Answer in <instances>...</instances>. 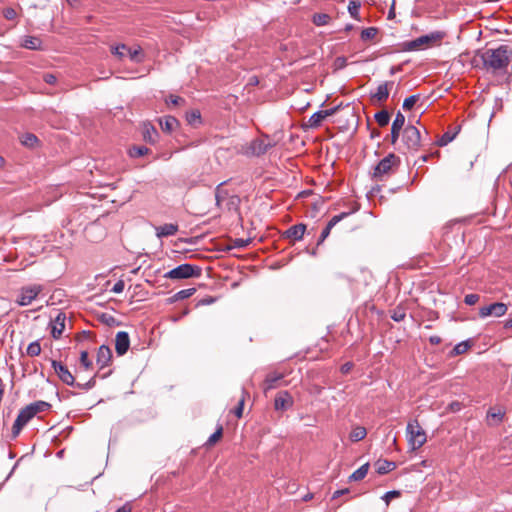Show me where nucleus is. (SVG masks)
<instances>
[{
  "mask_svg": "<svg viewBox=\"0 0 512 512\" xmlns=\"http://www.w3.org/2000/svg\"><path fill=\"white\" fill-rule=\"evenodd\" d=\"M482 62V69L493 75H503L507 72L510 64V48L507 45H500L495 49H486L478 52Z\"/></svg>",
  "mask_w": 512,
  "mask_h": 512,
  "instance_id": "f257e3e1",
  "label": "nucleus"
},
{
  "mask_svg": "<svg viewBox=\"0 0 512 512\" xmlns=\"http://www.w3.org/2000/svg\"><path fill=\"white\" fill-rule=\"evenodd\" d=\"M400 164L399 156L389 153L374 166L372 178L376 181H384L398 170Z\"/></svg>",
  "mask_w": 512,
  "mask_h": 512,
  "instance_id": "f03ea898",
  "label": "nucleus"
},
{
  "mask_svg": "<svg viewBox=\"0 0 512 512\" xmlns=\"http://www.w3.org/2000/svg\"><path fill=\"white\" fill-rule=\"evenodd\" d=\"M401 146L398 150L401 153L417 152L422 145L420 130L411 124H408L401 134Z\"/></svg>",
  "mask_w": 512,
  "mask_h": 512,
  "instance_id": "7ed1b4c3",
  "label": "nucleus"
},
{
  "mask_svg": "<svg viewBox=\"0 0 512 512\" xmlns=\"http://www.w3.org/2000/svg\"><path fill=\"white\" fill-rule=\"evenodd\" d=\"M445 32L442 31H434L427 35H422L414 40L406 41L401 44V51H415L419 50L422 47H430L437 43H440L441 40L445 37Z\"/></svg>",
  "mask_w": 512,
  "mask_h": 512,
  "instance_id": "20e7f679",
  "label": "nucleus"
},
{
  "mask_svg": "<svg viewBox=\"0 0 512 512\" xmlns=\"http://www.w3.org/2000/svg\"><path fill=\"white\" fill-rule=\"evenodd\" d=\"M201 274V267L189 263H184L165 273L164 277L171 280H182L189 278H198L201 276Z\"/></svg>",
  "mask_w": 512,
  "mask_h": 512,
  "instance_id": "39448f33",
  "label": "nucleus"
},
{
  "mask_svg": "<svg viewBox=\"0 0 512 512\" xmlns=\"http://www.w3.org/2000/svg\"><path fill=\"white\" fill-rule=\"evenodd\" d=\"M407 434L413 450L419 449L426 442V433L417 420L408 423Z\"/></svg>",
  "mask_w": 512,
  "mask_h": 512,
  "instance_id": "423d86ee",
  "label": "nucleus"
},
{
  "mask_svg": "<svg viewBox=\"0 0 512 512\" xmlns=\"http://www.w3.org/2000/svg\"><path fill=\"white\" fill-rule=\"evenodd\" d=\"M41 291H42V286L37 285V284L22 287L16 302L20 306H27V305L31 304L32 301L37 298V296L40 294Z\"/></svg>",
  "mask_w": 512,
  "mask_h": 512,
  "instance_id": "0eeeda50",
  "label": "nucleus"
},
{
  "mask_svg": "<svg viewBox=\"0 0 512 512\" xmlns=\"http://www.w3.org/2000/svg\"><path fill=\"white\" fill-rule=\"evenodd\" d=\"M32 411L29 406H25L19 411V414L12 426V438L15 439L20 434L23 427L32 419Z\"/></svg>",
  "mask_w": 512,
  "mask_h": 512,
  "instance_id": "6e6552de",
  "label": "nucleus"
},
{
  "mask_svg": "<svg viewBox=\"0 0 512 512\" xmlns=\"http://www.w3.org/2000/svg\"><path fill=\"white\" fill-rule=\"evenodd\" d=\"M51 366L53 367L55 373L57 374L58 378L66 385L68 386H74L75 385V377L73 374L69 371L67 366L62 364V362L57 360H51Z\"/></svg>",
  "mask_w": 512,
  "mask_h": 512,
  "instance_id": "1a4fd4ad",
  "label": "nucleus"
},
{
  "mask_svg": "<svg viewBox=\"0 0 512 512\" xmlns=\"http://www.w3.org/2000/svg\"><path fill=\"white\" fill-rule=\"evenodd\" d=\"M508 310V306L502 302H495L488 306L481 307L479 310V315L481 318H485L490 315H494L495 317H500L506 314Z\"/></svg>",
  "mask_w": 512,
  "mask_h": 512,
  "instance_id": "9d476101",
  "label": "nucleus"
},
{
  "mask_svg": "<svg viewBox=\"0 0 512 512\" xmlns=\"http://www.w3.org/2000/svg\"><path fill=\"white\" fill-rule=\"evenodd\" d=\"M404 125H405V116L402 112L398 111L396 113V116H395L392 126H391V133H390L391 144H393V145L396 144L400 135L402 134L401 132H403V129L405 128Z\"/></svg>",
  "mask_w": 512,
  "mask_h": 512,
  "instance_id": "9b49d317",
  "label": "nucleus"
},
{
  "mask_svg": "<svg viewBox=\"0 0 512 512\" xmlns=\"http://www.w3.org/2000/svg\"><path fill=\"white\" fill-rule=\"evenodd\" d=\"M284 375L283 373L279 372H270L266 375L263 384L262 389L263 392L266 394L269 390L276 389L282 385Z\"/></svg>",
  "mask_w": 512,
  "mask_h": 512,
  "instance_id": "f8f14e48",
  "label": "nucleus"
},
{
  "mask_svg": "<svg viewBox=\"0 0 512 512\" xmlns=\"http://www.w3.org/2000/svg\"><path fill=\"white\" fill-rule=\"evenodd\" d=\"M393 81H385L380 84L375 93H371L370 98L372 101L383 104L389 97L390 89L393 87Z\"/></svg>",
  "mask_w": 512,
  "mask_h": 512,
  "instance_id": "ddd939ff",
  "label": "nucleus"
},
{
  "mask_svg": "<svg viewBox=\"0 0 512 512\" xmlns=\"http://www.w3.org/2000/svg\"><path fill=\"white\" fill-rule=\"evenodd\" d=\"M293 405V397L288 391H280L276 394L274 408L276 411H286Z\"/></svg>",
  "mask_w": 512,
  "mask_h": 512,
  "instance_id": "4468645a",
  "label": "nucleus"
},
{
  "mask_svg": "<svg viewBox=\"0 0 512 512\" xmlns=\"http://www.w3.org/2000/svg\"><path fill=\"white\" fill-rule=\"evenodd\" d=\"M130 347V337L126 331H119L115 338V350L118 356L127 353Z\"/></svg>",
  "mask_w": 512,
  "mask_h": 512,
  "instance_id": "2eb2a0df",
  "label": "nucleus"
},
{
  "mask_svg": "<svg viewBox=\"0 0 512 512\" xmlns=\"http://www.w3.org/2000/svg\"><path fill=\"white\" fill-rule=\"evenodd\" d=\"M306 231V225L303 223H299L289 227L286 231L282 233L283 239H289L291 241H299L303 238Z\"/></svg>",
  "mask_w": 512,
  "mask_h": 512,
  "instance_id": "dca6fc26",
  "label": "nucleus"
},
{
  "mask_svg": "<svg viewBox=\"0 0 512 512\" xmlns=\"http://www.w3.org/2000/svg\"><path fill=\"white\" fill-rule=\"evenodd\" d=\"M351 212H342L338 215L333 216L327 223L326 227L322 230L321 235L317 241V246L321 245L324 240L329 236L331 229L342 219L349 216Z\"/></svg>",
  "mask_w": 512,
  "mask_h": 512,
  "instance_id": "f3484780",
  "label": "nucleus"
},
{
  "mask_svg": "<svg viewBox=\"0 0 512 512\" xmlns=\"http://www.w3.org/2000/svg\"><path fill=\"white\" fill-rule=\"evenodd\" d=\"M65 313L59 312L51 321V335L54 339H59L65 329Z\"/></svg>",
  "mask_w": 512,
  "mask_h": 512,
  "instance_id": "a211bd4d",
  "label": "nucleus"
},
{
  "mask_svg": "<svg viewBox=\"0 0 512 512\" xmlns=\"http://www.w3.org/2000/svg\"><path fill=\"white\" fill-rule=\"evenodd\" d=\"M97 364L99 369H103L110 365L112 361V351L107 345H101L97 352Z\"/></svg>",
  "mask_w": 512,
  "mask_h": 512,
  "instance_id": "6ab92c4d",
  "label": "nucleus"
},
{
  "mask_svg": "<svg viewBox=\"0 0 512 512\" xmlns=\"http://www.w3.org/2000/svg\"><path fill=\"white\" fill-rule=\"evenodd\" d=\"M505 414L506 410L503 407L495 406L489 408L487 411V419L492 420V422L489 424L495 426L501 424L504 420Z\"/></svg>",
  "mask_w": 512,
  "mask_h": 512,
  "instance_id": "aec40b11",
  "label": "nucleus"
},
{
  "mask_svg": "<svg viewBox=\"0 0 512 512\" xmlns=\"http://www.w3.org/2000/svg\"><path fill=\"white\" fill-rule=\"evenodd\" d=\"M143 139L149 144H155L158 141L159 133L151 123L143 124Z\"/></svg>",
  "mask_w": 512,
  "mask_h": 512,
  "instance_id": "412c9836",
  "label": "nucleus"
},
{
  "mask_svg": "<svg viewBox=\"0 0 512 512\" xmlns=\"http://www.w3.org/2000/svg\"><path fill=\"white\" fill-rule=\"evenodd\" d=\"M461 130V125L449 127V129L440 137L437 144L441 147L446 146L448 143L453 141Z\"/></svg>",
  "mask_w": 512,
  "mask_h": 512,
  "instance_id": "4be33fe9",
  "label": "nucleus"
},
{
  "mask_svg": "<svg viewBox=\"0 0 512 512\" xmlns=\"http://www.w3.org/2000/svg\"><path fill=\"white\" fill-rule=\"evenodd\" d=\"M178 228H179L178 224L166 223L164 225H161V226H158L155 228L156 236L158 238L173 236L177 233Z\"/></svg>",
  "mask_w": 512,
  "mask_h": 512,
  "instance_id": "5701e85b",
  "label": "nucleus"
},
{
  "mask_svg": "<svg viewBox=\"0 0 512 512\" xmlns=\"http://www.w3.org/2000/svg\"><path fill=\"white\" fill-rule=\"evenodd\" d=\"M42 44V40L37 36H25L21 46L29 50L40 51L43 50Z\"/></svg>",
  "mask_w": 512,
  "mask_h": 512,
  "instance_id": "b1692460",
  "label": "nucleus"
},
{
  "mask_svg": "<svg viewBox=\"0 0 512 512\" xmlns=\"http://www.w3.org/2000/svg\"><path fill=\"white\" fill-rule=\"evenodd\" d=\"M376 472L385 475L396 468V463L386 459H379L375 462Z\"/></svg>",
  "mask_w": 512,
  "mask_h": 512,
  "instance_id": "393cba45",
  "label": "nucleus"
},
{
  "mask_svg": "<svg viewBox=\"0 0 512 512\" xmlns=\"http://www.w3.org/2000/svg\"><path fill=\"white\" fill-rule=\"evenodd\" d=\"M159 124L164 132L171 133L179 126V121L174 116H166L159 119Z\"/></svg>",
  "mask_w": 512,
  "mask_h": 512,
  "instance_id": "a878e982",
  "label": "nucleus"
},
{
  "mask_svg": "<svg viewBox=\"0 0 512 512\" xmlns=\"http://www.w3.org/2000/svg\"><path fill=\"white\" fill-rule=\"evenodd\" d=\"M30 410L32 411V415L35 417L38 413L48 411L51 408V404L46 401H35L33 403H30L29 405Z\"/></svg>",
  "mask_w": 512,
  "mask_h": 512,
  "instance_id": "bb28decb",
  "label": "nucleus"
},
{
  "mask_svg": "<svg viewBox=\"0 0 512 512\" xmlns=\"http://www.w3.org/2000/svg\"><path fill=\"white\" fill-rule=\"evenodd\" d=\"M30 410L32 411V415L35 417L38 413L48 411L51 408V404L46 401H35L33 403H30L29 405Z\"/></svg>",
  "mask_w": 512,
  "mask_h": 512,
  "instance_id": "cd10ccee",
  "label": "nucleus"
},
{
  "mask_svg": "<svg viewBox=\"0 0 512 512\" xmlns=\"http://www.w3.org/2000/svg\"><path fill=\"white\" fill-rule=\"evenodd\" d=\"M19 139L21 144L28 148H34L39 142L37 136L33 133L22 134Z\"/></svg>",
  "mask_w": 512,
  "mask_h": 512,
  "instance_id": "c85d7f7f",
  "label": "nucleus"
},
{
  "mask_svg": "<svg viewBox=\"0 0 512 512\" xmlns=\"http://www.w3.org/2000/svg\"><path fill=\"white\" fill-rule=\"evenodd\" d=\"M186 121L188 124L197 127L202 123L201 113L198 109H193L186 113Z\"/></svg>",
  "mask_w": 512,
  "mask_h": 512,
  "instance_id": "c756f323",
  "label": "nucleus"
},
{
  "mask_svg": "<svg viewBox=\"0 0 512 512\" xmlns=\"http://www.w3.org/2000/svg\"><path fill=\"white\" fill-rule=\"evenodd\" d=\"M369 470V463L363 464L349 476V481H360L365 478Z\"/></svg>",
  "mask_w": 512,
  "mask_h": 512,
  "instance_id": "7c9ffc66",
  "label": "nucleus"
},
{
  "mask_svg": "<svg viewBox=\"0 0 512 512\" xmlns=\"http://www.w3.org/2000/svg\"><path fill=\"white\" fill-rule=\"evenodd\" d=\"M374 119L380 127H385L389 124L390 114L386 109H383L374 115Z\"/></svg>",
  "mask_w": 512,
  "mask_h": 512,
  "instance_id": "2f4dec72",
  "label": "nucleus"
},
{
  "mask_svg": "<svg viewBox=\"0 0 512 512\" xmlns=\"http://www.w3.org/2000/svg\"><path fill=\"white\" fill-rule=\"evenodd\" d=\"M323 120H325V115H323L322 111H317L312 114L308 120L309 127L318 128L321 126Z\"/></svg>",
  "mask_w": 512,
  "mask_h": 512,
  "instance_id": "473e14b6",
  "label": "nucleus"
},
{
  "mask_svg": "<svg viewBox=\"0 0 512 512\" xmlns=\"http://www.w3.org/2000/svg\"><path fill=\"white\" fill-rule=\"evenodd\" d=\"M471 347L470 341H463L455 345V347L450 352L451 356H457L466 353Z\"/></svg>",
  "mask_w": 512,
  "mask_h": 512,
  "instance_id": "72a5a7b5",
  "label": "nucleus"
},
{
  "mask_svg": "<svg viewBox=\"0 0 512 512\" xmlns=\"http://www.w3.org/2000/svg\"><path fill=\"white\" fill-rule=\"evenodd\" d=\"M223 436V426L219 424L217 426L216 431L208 438V440L205 443V446L211 447L215 445Z\"/></svg>",
  "mask_w": 512,
  "mask_h": 512,
  "instance_id": "f704fd0d",
  "label": "nucleus"
},
{
  "mask_svg": "<svg viewBox=\"0 0 512 512\" xmlns=\"http://www.w3.org/2000/svg\"><path fill=\"white\" fill-rule=\"evenodd\" d=\"M150 152V149L146 146H133L129 149V155L132 158H139L147 155Z\"/></svg>",
  "mask_w": 512,
  "mask_h": 512,
  "instance_id": "c9c22d12",
  "label": "nucleus"
},
{
  "mask_svg": "<svg viewBox=\"0 0 512 512\" xmlns=\"http://www.w3.org/2000/svg\"><path fill=\"white\" fill-rule=\"evenodd\" d=\"M379 29L376 27H368L361 31V40L362 41H369L373 40L376 35L378 34Z\"/></svg>",
  "mask_w": 512,
  "mask_h": 512,
  "instance_id": "e433bc0d",
  "label": "nucleus"
},
{
  "mask_svg": "<svg viewBox=\"0 0 512 512\" xmlns=\"http://www.w3.org/2000/svg\"><path fill=\"white\" fill-rule=\"evenodd\" d=\"M367 431L364 427L358 426L354 428L350 433V439L354 442H358L365 438Z\"/></svg>",
  "mask_w": 512,
  "mask_h": 512,
  "instance_id": "4c0bfd02",
  "label": "nucleus"
},
{
  "mask_svg": "<svg viewBox=\"0 0 512 512\" xmlns=\"http://www.w3.org/2000/svg\"><path fill=\"white\" fill-rule=\"evenodd\" d=\"M331 20V17L326 13H316L313 15V23L316 26H324L327 25Z\"/></svg>",
  "mask_w": 512,
  "mask_h": 512,
  "instance_id": "58836bf2",
  "label": "nucleus"
},
{
  "mask_svg": "<svg viewBox=\"0 0 512 512\" xmlns=\"http://www.w3.org/2000/svg\"><path fill=\"white\" fill-rule=\"evenodd\" d=\"M361 7V3L358 0H351L348 5V11L352 18L359 20V9Z\"/></svg>",
  "mask_w": 512,
  "mask_h": 512,
  "instance_id": "ea45409f",
  "label": "nucleus"
},
{
  "mask_svg": "<svg viewBox=\"0 0 512 512\" xmlns=\"http://www.w3.org/2000/svg\"><path fill=\"white\" fill-rule=\"evenodd\" d=\"M196 292L195 288H188L178 291L174 296L172 297L173 301L183 300L191 297Z\"/></svg>",
  "mask_w": 512,
  "mask_h": 512,
  "instance_id": "a19ab883",
  "label": "nucleus"
},
{
  "mask_svg": "<svg viewBox=\"0 0 512 512\" xmlns=\"http://www.w3.org/2000/svg\"><path fill=\"white\" fill-rule=\"evenodd\" d=\"M225 184V182L220 183L215 190V200L216 205L220 206L221 202L227 197L228 193L226 190H223L221 187Z\"/></svg>",
  "mask_w": 512,
  "mask_h": 512,
  "instance_id": "79ce46f5",
  "label": "nucleus"
},
{
  "mask_svg": "<svg viewBox=\"0 0 512 512\" xmlns=\"http://www.w3.org/2000/svg\"><path fill=\"white\" fill-rule=\"evenodd\" d=\"M270 147V144H266L263 141H256L253 144V151L256 155H262L265 154Z\"/></svg>",
  "mask_w": 512,
  "mask_h": 512,
  "instance_id": "37998d69",
  "label": "nucleus"
},
{
  "mask_svg": "<svg viewBox=\"0 0 512 512\" xmlns=\"http://www.w3.org/2000/svg\"><path fill=\"white\" fill-rule=\"evenodd\" d=\"M41 353L39 341L31 342L27 347V355L30 357L38 356Z\"/></svg>",
  "mask_w": 512,
  "mask_h": 512,
  "instance_id": "c03bdc74",
  "label": "nucleus"
},
{
  "mask_svg": "<svg viewBox=\"0 0 512 512\" xmlns=\"http://www.w3.org/2000/svg\"><path fill=\"white\" fill-rule=\"evenodd\" d=\"M406 317V311L404 308L402 307H396L393 311H392V314H391V318L395 321V322H401L405 319Z\"/></svg>",
  "mask_w": 512,
  "mask_h": 512,
  "instance_id": "a18cd8bd",
  "label": "nucleus"
},
{
  "mask_svg": "<svg viewBox=\"0 0 512 512\" xmlns=\"http://www.w3.org/2000/svg\"><path fill=\"white\" fill-rule=\"evenodd\" d=\"M419 98H420L419 94L411 95L408 98H406L402 105L403 109L406 111L411 110L414 107V105L416 104V102L419 100Z\"/></svg>",
  "mask_w": 512,
  "mask_h": 512,
  "instance_id": "49530a36",
  "label": "nucleus"
},
{
  "mask_svg": "<svg viewBox=\"0 0 512 512\" xmlns=\"http://www.w3.org/2000/svg\"><path fill=\"white\" fill-rule=\"evenodd\" d=\"M80 364L86 369L90 370L93 368V362L89 359L88 352L83 350L80 353Z\"/></svg>",
  "mask_w": 512,
  "mask_h": 512,
  "instance_id": "de8ad7c7",
  "label": "nucleus"
},
{
  "mask_svg": "<svg viewBox=\"0 0 512 512\" xmlns=\"http://www.w3.org/2000/svg\"><path fill=\"white\" fill-rule=\"evenodd\" d=\"M98 374H95L92 378H90L89 381H87L86 383H78L75 381V385L73 387H77L81 390H90L92 389L95 384H96V377H97Z\"/></svg>",
  "mask_w": 512,
  "mask_h": 512,
  "instance_id": "09e8293b",
  "label": "nucleus"
},
{
  "mask_svg": "<svg viewBox=\"0 0 512 512\" xmlns=\"http://www.w3.org/2000/svg\"><path fill=\"white\" fill-rule=\"evenodd\" d=\"M127 51L129 53V57L132 61H134L136 63H141L143 61V55H142L141 48L131 50L130 48L127 47Z\"/></svg>",
  "mask_w": 512,
  "mask_h": 512,
  "instance_id": "8fccbe9b",
  "label": "nucleus"
},
{
  "mask_svg": "<svg viewBox=\"0 0 512 512\" xmlns=\"http://www.w3.org/2000/svg\"><path fill=\"white\" fill-rule=\"evenodd\" d=\"M124 51H127V46L125 44H119L111 47V53L119 59H122L125 56Z\"/></svg>",
  "mask_w": 512,
  "mask_h": 512,
  "instance_id": "3c124183",
  "label": "nucleus"
},
{
  "mask_svg": "<svg viewBox=\"0 0 512 512\" xmlns=\"http://www.w3.org/2000/svg\"><path fill=\"white\" fill-rule=\"evenodd\" d=\"M165 102H166L167 104H172V105H175V106H176V105H183V104H185V102H186V101H185V99H184V98H182V97H180V96L170 94V95L166 98Z\"/></svg>",
  "mask_w": 512,
  "mask_h": 512,
  "instance_id": "603ef678",
  "label": "nucleus"
},
{
  "mask_svg": "<svg viewBox=\"0 0 512 512\" xmlns=\"http://www.w3.org/2000/svg\"><path fill=\"white\" fill-rule=\"evenodd\" d=\"M347 58L344 56L336 57L333 63L334 70H341L347 66Z\"/></svg>",
  "mask_w": 512,
  "mask_h": 512,
  "instance_id": "864d4df0",
  "label": "nucleus"
},
{
  "mask_svg": "<svg viewBox=\"0 0 512 512\" xmlns=\"http://www.w3.org/2000/svg\"><path fill=\"white\" fill-rule=\"evenodd\" d=\"M479 299H480V296L478 294L472 293V294H467L464 297V302L466 305L472 306V305H475L479 301Z\"/></svg>",
  "mask_w": 512,
  "mask_h": 512,
  "instance_id": "5fc2aeb1",
  "label": "nucleus"
},
{
  "mask_svg": "<svg viewBox=\"0 0 512 512\" xmlns=\"http://www.w3.org/2000/svg\"><path fill=\"white\" fill-rule=\"evenodd\" d=\"M3 16L7 19V20H14L17 16V12L14 8L12 7H7L3 10Z\"/></svg>",
  "mask_w": 512,
  "mask_h": 512,
  "instance_id": "6e6d98bb",
  "label": "nucleus"
},
{
  "mask_svg": "<svg viewBox=\"0 0 512 512\" xmlns=\"http://www.w3.org/2000/svg\"><path fill=\"white\" fill-rule=\"evenodd\" d=\"M244 396L241 397V399L238 401V405L235 407L233 413L238 417L241 418L243 414V408H244Z\"/></svg>",
  "mask_w": 512,
  "mask_h": 512,
  "instance_id": "4d7b16f0",
  "label": "nucleus"
},
{
  "mask_svg": "<svg viewBox=\"0 0 512 512\" xmlns=\"http://www.w3.org/2000/svg\"><path fill=\"white\" fill-rule=\"evenodd\" d=\"M217 300L216 297H213V296H207V297H204L202 299H200L198 302H197V306H206V305H210V304H213L215 303Z\"/></svg>",
  "mask_w": 512,
  "mask_h": 512,
  "instance_id": "13d9d810",
  "label": "nucleus"
},
{
  "mask_svg": "<svg viewBox=\"0 0 512 512\" xmlns=\"http://www.w3.org/2000/svg\"><path fill=\"white\" fill-rule=\"evenodd\" d=\"M401 493L398 490H391L385 493L383 499L388 503L393 498L400 497Z\"/></svg>",
  "mask_w": 512,
  "mask_h": 512,
  "instance_id": "bf43d9fd",
  "label": "nucleus"
},
{
  "mask_svg": "<svg viewBox=\"0 0 512 512\" xmlns=\"http://www.w3.org/2000/svg\"><path fill=\"white\" fill-rule=\"evenodd\" d=\"M250 241H251L250 239H240V238L235 239L233 241V247L244 248L249 245Z\"/></svg>",
  "mask_w": 512,
  "mask_h": 512,
  "instance_id": "052dcab7",
  "label": "nucleus"
},
{
  "mask_svg": "<svg viewBox=\"0 0 512 512\" xmlns=\"http://www.w3.org/2000/svg\"><path fill=\"white\" fill-rule=\"evenodd\" d=\"M124 287H125V283L123 280H118L114 286L112 287L111 291L114 292V293H121L123 292L124 290Z\"/></svg>",
  "mask_w": 512,
  "mask_h": 512,
  "instance_id": "680f3d73",
  "label": "nucleus"
},
{
  "mask_svg": "<svg viewBox=\"0 0 512 512\" xmlns=\"http://www.w3.org/2000/svg\"><path fill=\"white\" fill-rule=\"evenodd\" d=\"M43 81L47 84H55L56 81H57V77L56 75L52 74V73H45L43 75Z\"/></svg>",
  "mask_w": 512,
  "mask_h": 512,
  "instance_id": "e2e57ef3",
  "label": "nucleus"
},
{
  "mask_svg": "<svg viewBox=\"0 0 512 512\" xmlns=\"http://www.w3.org/2000/svg\"><path fill=\"white\" fill-rule=\"evenodd\" d=\"M341 105L335 106L333 108L327 109V110H321L323 115H325V119L329 116L334 115L339 109Z\"/></svg>",
  "mask_w": 512,
  "mask_h": 512,
  "instance_id": "0e129e2a",
  "label": "nucleus"
},
{
  "mask_svg": "<svg viewBox=\"0 0 512 512\" xmlns=\"http://www.w3.org/2000/svg\"><path fill=\"white\" fill-rule=\"evenodd\" d=\"M349 493V489L348 488H345V489H341V490H337L333 493V496H332V499H336L344 494H347Z\"/></svg>",
  "mask_w": 512,
  "mask_h": 512,
  "instance_id": "69168bd1",
  "label": "nucleus"
},
{
  "mask_svg": "<svg viewBox=\"0 0 512 512\" xmlns=\"http://www.w3.org/2000/svg\"><path fill=\"white\" fill-rule=\"evenodd\" d=\"M116 512H132V506L129 502L121 506Z\"/></svg>",
  "mask_w": 512,
  "mask_h": 512,
  "instance_id": "338daca9",
  "label": "nucleus"
},
{
  "mask_svg": "<svg viewBox=\"0 0 512 512\" xmlns=\"http://www.w3.org/2000/svg\"><path fill=\"white\" fill-rule=\"evenodd\" d=\"M442 341L441 337L437 336V335H433V336H430L429 337V342L432 344V345H438L440 344Z\"/></svg>",
  "mask_w": 512,
  "mask_h": 512,
  "instance_id": "774afa93",
  "label": "nucleus"
}]
</instances>
